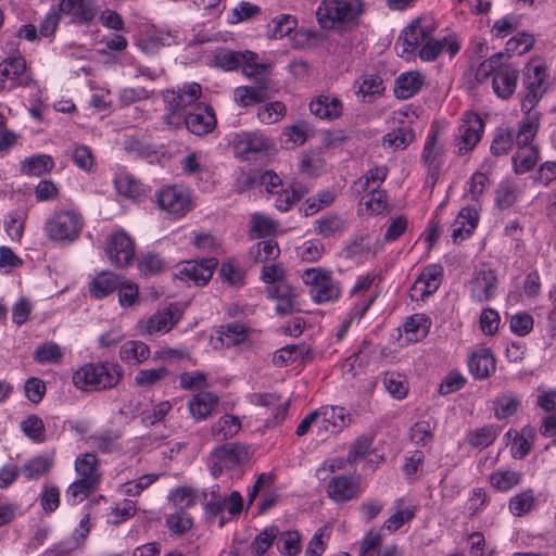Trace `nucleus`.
Returning a JSON list of instances; mask_svg holds the SVG:
<instances>
[{"label":"nucleus","instance_id":"a211bd4d","mask_svg":"<svg viewBox=\"0 0 556 556\" xmlns=\"http://www.w3.org/2000/svg\"><path fill=\"white\" fill-rule=\"evenodd\" d=\"M30 76L26 72L23 56H9L0 62V89L12 90L18 86H27Z\"/></svg>","mask_w":556,"mask_h":556},{"label":"nucleus","instance_id":"473e14b6","mask_svg":"<svg viewBox=\"0 0 556 556\" xmlns=\"http://www.w3.org/2000/svg\"><path fill=\"white\" fill-rule=\"evenodd\" d=\"M364 193L358 201L357 212L359 215H378L386 210L388 199L384 190L375 187Z\"/></svg>","mask_w":556,"mask_h":556},{"label":"nucleus","instance_id":"c756f323","mask_svg":"<svg viewBox=\"0 0 556 556\" xmlns=\"http://www.w3.org/2000/svg\"><path fill=\"white\" fill-rule=\"evenodd\" d=\"M469 371L477 379H484L495 370V358L488 348H478L468 359Z\"/></svg>","mask_w":556,"mask_h":556},{"label":"nucleus","instance_id":"c9c22d12","mask_svg":"<svg viewBox=\"0 0 556 556\" xmlns=\"http://www.w3.org/2000/svg\"><path fill=\"white\" fill-rule=\"evenodd\" d=\"M430 327L431 319L427 315L422 313L413 314L403 324L405 339L408 342H418L428 336Z\"/></svg>","mask_w":556,"mask_h":556},{"label":"nucleus","instance_id":"f3484780","mask_svg":"<svg viewBox=\"0 0 556 556\" xmlns=\"http://www.w3.org/2000/svg\"><path fill=\"white\" fill-rule=\"evenodd\" d=\"M168 125L174 127L185 125L190 132L201 136L214 129L216 118L210 106L197 105L189 114L179 115L177 121H169Z\"/></svg>","mask_w":556,"mask_h":556},{"label":"nucleus","instance_id":"4be33fe9","mask_svg":"<svg viewBox=\"0 0 556 556\" xmlns=\"http://www.w3.org/2000/svg\"><path fill=\"white\" fill-rule=\"evenodd\" d=\"M462 42L455 34L442 38H429L418 50L417 54L422 61H434L439 54L447 53L451 58L458 53Z\"/></svg>","mask_w":556,"mask_h":556},{"label":"nucleus","instance_id":"a18cd8bd","mask_svg":"<svg viewBox=\"0 0 556 556\" xmlns=\"http://www.w3.org/2000/svg\"><path fill=\"white\" fill-rule=\"evenodd\" d=\"M65 354L64 348L53 341L39 344L34 351V361L40 365L59 364Z\"/></svg>","mask_w":556,"mask_h":556},{"label":"nucleus","instance_id":"58836bf2","mask_svg":"<svg viewBox=\"0 0 556 556\" xmlns=\"http://www.w3.org/2000/svg\"><path fill=\"white\" fill-rule=\"evenodd\" d=\"M505 435L511 438V456L516 459H521L530 452L535 432L532 428L525 427L519 432L509 430Z\"/></svg>","mask_w":556,"mask_h":556},{"label":"nucleus","instance_id":"0e129e2a","mask_svg":"<svg viewBox=\"0 0 556 556\" xmlns=\"http://www.w3.org/2000/svg\"><path fill=\"white\" fill-rule=\"evenodd\" d=\"M489 187V177L480 170L475 172L465 186V195L478 202Z\"/></svg>","mask_w":556,"mask_h":556},{"label":"nucleus","instance_id":"39448f33","mask_svg":"<svg viewBox=\"0 0 556 556\" xmlns=\"http://www.w3.org/2000/svg\"><path fill=\"white\" fill-rule=\"evenodd\" d=\"M434 29L431 17L422 16L412 21L395 42L397 54L404 60H412L417 54V50L432 36Z\"/></svg>","mask_w":556,"mask_h":556},{"label":"nucleus","instance_id":"69168bd1","mask_svg":"<svg viewBox=\"0 0 556 556\" xmlns=\"http://www.w3.org/2000/svg\"><path fill=\"white\" fill-rule=\"evenodd\" d=\"M161 475L148 473L139 477L134 481H128L119 486V492L126 496H138L151 484L159 480Z\"/></svg>","mask_w":556,"mask_h":556},{"label":"nucleus","instance_id":"4468645a","mask_svg":"<svg viewBox=\"0 0 556 556\" xmlns=\"http://www.w3.org/2000/svg\"><path fill=\"white\" fill-rule=\"evenodd\" d=\"M105 254L113 266L126 267L134 261L135 242L124 230H115L106 239Z\"/></svg>","mask_w":556,"mask_h":556},{"label":"nucleus","instance_id":"09e8293b","mask_svg":"<svg viewBox=\"0 0 556 556\" xmlns=\"http://www.w3.org/2000/svg\"><path fill=\"white\" fill-rule=\"evenodd\" d=\"M265 87L239 86L233 91V101L243 108L253 106L266 98Z\"/></svg>","mask_w":556,"mask_h":556},{"label":"nucleus","instance_id":"680f3d73","mask_svg":"<svg viewBox=\"0 0 556 556\" xmlns=\"http://www.w3.org/2000/svg\"><path fill=\"white\" fill-rule=\"evenodd\" d=\"M534 42L533 34L521 31L506 41L505 51L508 54L522 55L532 49Z\"/></svg>","mask_w":556,"mask_h":556},{"label":"nucleus","instance_id":"412c9836","mask_svg":"<svg viewBox=\"0 0 556 556\" xmlns=\"http://www.w3.org/2000/svg\"><path fill=\"white\" fill-rule=\"evenodd\" d=\"M180 319V311L175 305H169L159 311L146 320L139 323L141 334L157 336L168 332Z\"/></svg>","mask_w":556,"mask_h":556},{"label":"nucleus","instance_id":"864d4df0","mask_svg":"<svg viewBox=\"0 0 556 556\" xmlns=\"http://www.w3.org/2000/svg\"><path fill=\"white\" fill-rule=\"evenodd\" d=\"M388 176V168L384 165L371 167L354 185L357 192H366L372 188H380V185Z\"/></svg>","mask_w":556,"mask_h":556},{"label":"nucleus","instance_id":"a878e982","mask_svg":"<svg viewBox=\"0 0 556 556\" xmlns=\"http://www.w3.org/2000/svg\"><path fill=\"white\" fill-rule=\"evenodd\" d=\"M89 531L90 519L88 515H85L80 519L78 527L68 538L61 541L54 548L47 549L41 556H51L52 554L65 555L79 548L84 544Z\"/></svg>","mask_w":556,"mask_h":556},{"label":"nucleus","instance_id":"603ef678","mask_svg":"<svg viewBox=\"0 0 556 556\" xmlns=\"http://www.w3.org/2000/svg\"><path fill=\"white\" fill-rule=\"evenodd\" d=\"M539 160L538 147H518L513 156L514 169L517 174H523L533 168Z\"/></svg>","mask_w":556,"mask_h":556},{"label":"nucleus","instance_id":"6ab92c4d","mask_svg":"<svg viewBox=\"0 0 556 556\" xmlns=\"http://www.w3.org/2000/svg\"><path fill=\"white\" fill-rule=\"evenodd\" d=\"M327 495L337 504H343L355 500L363 492L359 481L345 475H334L326 486Z\"/></svg>","mask_w":556,"mask_h":556},{"label":"nucleus","instance_id":"8fccbe9b","mask_svg":"<svg viewBox=\"0 0 556 556\" xmlns=\"http://www.w3.org/2000/svg\"><path fill=\"white\" fill-rule=\"evenodd\" d=\"M521 405V400L511 392H505L496 396L494 401V415L497 419H506L514 416Z\"/></svg>","mask_w":556,"mask_h":556},{"label":"nucleus","instance_id":"f03ea898","mask_svg":"<svg viewBox=\"0 0 556 556\" xmlns=\"http://www.w3.org/2000/svg\"><path fill=\"white\" fill-rule=\"evenodd\" d=\"M123 370L117 363L89 362L77 367L72 375L73 386L84 392L104 391L121 381Z\"/></svg>","mask_w":556,"mask_h":556},{"label":"nucleus","instance_id":"13d9d810","mask_svg":"<svg viewBox=\"0 0 556 556\" xmlns=\"http://www.w3.org/2000/svg\"><path fill=\"white\" fill-rule=\"evenodd\" d=\"M402 502V500L396 502L397 510L383 523L382 529L387 530L389 533L395 532L415 517L416 508L414 506L401 508Z\"/></svg>","mask_w":556,"mask_h":556},{"label":"nucleus","instance_id":"5fc2aeb1","mask_svg":"<svg viewBox=\"0 0 556 556\" xmlns=\"http://www.w3.org/2000/svg\"><path fill=\"white\" fill-rule=\"evenodd\" d=\"M241 51L229 49H217L210 59V65L219 67L224 71H235L240 66Z\"/></svg>","mask_w":556,"mask_h":556},{"label":"nucleus","instance_id":"c03bdc74","mask_svg":"<svg viewBox=\"0 0 556 556\" xmlns=\"http://www.w3.org/2000/svg\"><path fill=\"white\" fill-rule=\"evenodd\" d=\"M522 473L513 469H497L490 475L489 481L493 489L498 492H508L520 484Z\"/></svg>","mask_w":556,"mask_h":556},{"label":"nucleus","instance_id":"79ce46f5","mask_svg":"<svg viewBox=\"0 0 556 556\" xmlns=\"http://www.w3.org/2000/svg\"><path fill=\"white\" fill-rule=\"evenodd\" d=\"M53 466L52 454H41L28 459L22 467V473L26 480L39 479Z\"/></svg>","mask_w":556,"mask_h":556},{"label":"nucleus","instance_id":"1a4fd4ad","mask_svg":"<svg viewBox=\"0 0 556 556\" xmlns=\"http://www.w3.org/2000/svg\"><path fill=\"white\" fill-rule=\"evenodd\" d=\"M547 66L541 59H532L525 67L526 94L522 111H532L546 92Z\"/></svg>","mask_w":556,"mask_h":556},{"label":"nucleus","instance_id":"aec40b11","mask_svg":"<svg viewBox=\"0 0 556 556\" xmlns=\"http://www.w3.org/2000/svg\"><path fill=\"white\" fill-rule=\"evenodd\" d=\"M443 268L438 264L426 266L414 281L410 296L415 301H424L433 294L441 286Z\"/></svg>","mask_w":556,"mask_h":556},{"label":"nucleus","instance_id":"20e7f679","mask_svg":"<svg viewBox=\"0 0 556 556\" xmlns=\"http://www.w3.org/2000/svg\"><path fill=\"white\" fill-rule=\"evenodd\" d=\"M303 283L308 289L311 300L316 304L332 303L341 296V289L332 273L321 267H312L304 270Z\"/></svg>","mask_w":556,"mask_h":556},{"label":"nucleus","instance_id":"e2e57ef3","mask_svg":"<svg viewBox=\"0 0 556 556\" xmlns=\"http://www.w3.org/2000/svg\"><path fill=\"white\" fill-rule=\"evenodd\" d=\"M241 429L240 420L232 415H224L212 427V433L217 439H228L236 435Z\"/></svg>","mask_w":556,"mask_h":556},{"label":"nucleus","instance_id":"49530a36","mask_svg":"<svg viewBox=\"0 0 556 556\" xmlns=\"http://www.w3.org/2000/svg\"><path fill=\"white\" fill-rule=\"evenodd\" d=\"M54 166L53 159L48 154H34L21 162V172L28 176H40Z\"/></svg>","mask_w":556,"mask_h":556},{"label":"nucleus","instance_id":"7c9ffc66","mask_svg":"<svg viewBox=\"0 0 556 556\" xmlns=\"http://www.w3.org/2000/svg\"><path fill=\"white\" fill-rule=\"evenodd\" d=\"M425 76L417 71L402 73L395 80L394 94L397 99L414 97L424 86Z\"/></svg>","mask_w":556,"mask_h":556},{"label":"nucleus","instance_id":"423d86ee","mask_svg":"<svg viewBox=\"0 0 556 556\" xmlns=\"http://www.w3.org/2000/svg\"><path fill=\"white\" fill-rule=\"evenodd\" d=\"M84 218L75 210L54 212L46 222L45 230L50 240L55 242H72L80 233Z\"/></svg>","mask_w":556,"mask_h":556},{"label":"nucleus","instance_id":"c85d7f7f","mask_svg":"<svg viewBox=\"0 0 556 556\" xmlns=\"http://www.w3.org/2000/svg\"><path fill=\"white\" fill-rule=\"evenodd\" d=\"M309 111L320 119L332 121L342 114L343 103L334 94H320L311 101Z\"/></svg>","mask_w":556,"mask_h":556},{"label":"nucleus","instance_id":"ea45409f","mask_svg":"<svg viewBox=\"0 0 556 556\" xmlns=\"http://www.w3.org/2000/svg\"><path fill=\"white\" fill-rule=\"evenodd\" d=\"M178 31H172L165 28H159L151 31L141 42V49L148 53H153L162 47H169L178 42Z\"/></svg>","mask_w":556,"mask_h":556},{"label":"nucleus","instance_id":"f257e3e1","mask_svg":"<svg viewBox=\"0 0 556 556\" xmlns=\"http://www.w3.org/2000/svg\"><path fill=\"white\" fill-rule=\"evenodd\" d=\"M471 70L477 83H491L493 92L503 100L509 99L516 91L519 71L506 62L502 53L491 55Z\"/></svg>","mask_w":556,"mask_h":556},{"label":"nucleus","instance_id":"9b49d317","mask_svg":"<svg viewBox=\"0 0 556 556\" xmlns=\"http://www.w3.org/2000/svg\"><path fill=\"white\" fill-rule=\"evenodd\" d=\"M260 182L267 192L278 195L275 206L281 212L288 211L293 202L308 192V188L299 181H292L288 188L282 190L281 178L271 170L264 172L260 177Z\"/></svg>","mask_w":556,"mask_h":556},{"label":"nucleus","instance_id":"a19ab883","mask_svg":"<svg viewBox=\"0 0 556 556\" xmlns=\"http://www.w3.org/2000/svg\"><path fill=\"white\" fill-rule=\"evenodd\" d=\"M75 470L80 479H86L93 484L99 483L101 473L99 471L98 458L92 453H85L75 460Z\"/></svg>","mask_w":556,"mask_h":556},{"label":"nucleus","instance_id":"774afa93","mask_svg":"<svg viewBox=\"0 0 556 556\" xmlns=\"http://www.w3.org/2000/svg\"><path fill=\"white\" fill-rule=\"evenodd\" d=\"M383 386L388 393L396 400H402L407 395V382L405 378L397 372H387L383 376Z\"/></svg>","mask_w":556,"mask_h":556},{"label":"nucleus","instance_id":"052dcab7","mask_svg":"<svg viewBox=\"0 0 556 556\" xmlns=\"http://www.w3.org/2000/svg\"><path fill=\"white\" fill-rule=\"evenodd\" d=\"M97 484L88 482L86 479H77L72 482L65 493L66 502L70 505L81 503L96 489Z\"/></svg>","mask_w":556,"mask_h":556},{"label":"nucleus","instance_id":"e433bc0d","mask_svg":"<svg viewBox=\"0 0 556 556\" xmlns=\"http://www.w3.org/2000/svg\"><path fill=\"white\" fill-rule=\"evenodd\" d=\"M523 112L525 116L520 122L516 144L517 147H535L532 141L540 127V115L538 112H533V110Z\"/></svg>","mask_w":556,"mask_h":556},{"label":"nucleus","instance_id":"3c124183","mask_svg":"<svg viewBox=\"0 0 556 556\" xmlns=\"http://www.w3.org/2000/svg\"><path fill=\"white\" fill-rule=\"evenodd\" d=\"M121 281L117 275L104 271L98 275L90 285V292L97 299H102L115 291Z\"/></svg>","mask_w":556,"mask_h":556},{"label":"nucleus","instance_id":"b1692460","mask_svg":"<svg viewBox=\"0 0 556 556\" xmlns=\"http://www.w3.org/2000/svg\"><path fill=\"white\" fill-rule=\"evenodd\" d=\"M266 292L277 302L275 309L279 315L291 314L298 307V292L286 280L267 286Z\"/></svg>","mask_w":556,"mask_h":556},{"label":"nucleus","instance_id":"37998d69","mask_svg":"<svg viewBox=\"0 0 556 556\" xmlns=\"http://www.w3.org/2000/svg\"><path fill=\"white\" fill-rule=\"evenodd\" d=\"M498 435L496 426H482L466 432V441L471 447L483 450L490 446Z\"/></svg>","mask_w":556,"mask_h":556},{"label":"nucleus","instance_id":"6e6d98bb","mask_svg":"<svg viewBox=\"0 0 556 556\" xmlns=\"http://www.w3.org/2000/svg\"><path fill=\"white\" fill-rule=\"evenodd\" d=\"M278 231V224L268 215L254 213L251 216L250 232L255 238H263L275 235Z\"/></svg>","mask_w":556,"mask_h":556},{"label":"nucleus","instance_id":"f704fd0d","mask_svg":"<svg viewBox=\"0 0 556 556\" xmlns=\"http://www.w3.org/2000/svg\"><path fill=\"white\" fill-rule=\"evenodd\" d=\"M180 166L185 175L202 178L210 172V160L203 151H189L181 159Z\"/></svg>","mask_w":556,"mask_h":556},{"label":"nucleus","instance_id":"72a5a7b5","mask_svg":"<svg viewBox=\"0 0 556 556\" xmlns=\"http://www.w3.org/2000/svg\"><path fill=\"white\" fill-rule=\"evenodd\" d=\"M150 348L142 341L129 340L124 342L118 352L119 359L130 366H137L150 357Z\"/></svg>","mask_w":556,"mask_h":556},{"label":"nucleus","instance_id":"de8ad7c7","mask_svg":"<svg viewBox=\"0 0 556 556\" xmlns=\"http://www.w3.org/2000/svg\"><path fill=\"white\" fill-rule=\"evenodd\" d=\"M415 139L413 129L409 126H401L382 137V144L390 150H404Z\"/></svg>","mask_w":556,"mask_h":556},{"label":"nucleus","instance_id":"7ed1b4c3","mask_svg":"<svg viewBox=\"0 0 556 556\" xmlns=\"http://www.w3.org/2000/svg\"><path fill=\"white\" fill-rule=\"evenodd\" d=\"M363 13L361 0H324L317 8L316 16L323 28H336L351 23Z\"/></svg>","mask_w":556,"mask_h":556},{"label":"nucleus","instance_id":"393cba45","mask_svg":"<svg viewBox=\"0 0 556 556\" xmlns=\"http://www.w3.org/2000/svg\"><path fill=\"white\" fill-rule=\"evenodd\" d=\"M479 223V213L475 206H465L457 214L451 225V237L455 243L469 238Z\"/></svg>","mask_w":556,"mask_h":556},{"label":"nucleus","instance_id":"bf43d9fd","mask_svg":"<svg viewBox=\"0 0 556 556\" xmlns=\"http://www.w3.org/2000/svg\"><path fill=\"white\" fill-rule=\"evenodd\" d=\"M21 430L34 443H42L46 440L45 424L37 415H29L22 420Z\"/></svg>","mask_w":556,"mask_h":556},{"label":"nucleus","instance_id":"4c0bfd02","mask_svg":"<svg viewBox=\"0 0 556 556\" xmlns=\"http://www.w3.org/2000/svg\"><path fill=\"white\" fill-rule=\"evenodd\" d=\"M218 403V396L212 392H200L193 395L189 403V412L195 420L207 418Z\"/></svg>","mask_w":556,"mask_h":556},{"label":"nucleus","instance_id":"dca6fc26","mask_svg":"<svg viewBox=\"0 0 556 556\" xmlns=\"http://www.w3.org/2000/svg\"><path fill=\"white\" fill-rule=\"evenodd\" d=\"M236 155L250 160L253 155L266 152L273 147L271 140L260 131H241L231 139Z\"/></svg>","mask_w":556,"mask_h":556},{"label":"nucleus","instance_id":"cd10ccee","mask_svg":"<svg viewBox=\"0 0 556 556\" xmlns=\"http://www.w3.org/2000/svg\"><path fill=\"white\" fill-rule=\"evenodd\" d=\"M353 89L364 103H372L384 92L383 80L376 74H364L354 81Z\"/></svg>","mask_w":556,"mask_h":556},{"label":"nucleus","instance_id":"0eeeda50","mask_svg":"<svg viewBox=\"0 0 556 556\" xmlns=\"http://www.w3.org/2000/svg\"><path fill=\"white\" fill-rule=\"evenodd\" d=\"M248 451L238 444H225L214 448L207 456V467L215 478L224 472L231 477L238 475L240 466L247 460Z\"/></svg>","mask_w":556,"mask_h":556},{"label":"nucleus","instance_id":"bb28decb","mask_svg":"<svg viewBox=\"0 0 556 556\" xmlns=\"http://www.w3.org/2000/svg\"><path fill=\"white\" fill-rule=\"evenodd\" d=\"M320 430L336 433L350 422V414L342 406H323L317 410Z\"/></svg>","mask_w":556,"mask_h":556},{"label":"nucleus","instance_id":"4d7b16f0","mask_svg":"<svg viewBox=\"0 0 556 556\" xmlns=\"http://www.w3.org/2000/svg\"><path fill=\"white\" fill-rule=\"evenodd\" d=\"M535 505V496L532 490H525L509 500V511L517 517L530 513Z\"/></svg>","mask_w":556,"mask_h":556},{"label":"nucleus","instance_id":"2f4dec72","mask_svg":"<svg viewBox=\"0 0 556 556\" xmlns=\"http://www.w3.org/2000/svg\"><path fill=\"white\" fill-rule=\"evenodd\" d=\"M240 68L248 77L265 78L273 72V63L260 60L258 55L252 51H241Z\"/></svg>","mask_w":556,"mask_h":556},{"label":"nucleus","instance_id":"6e6552de","mask_svg":"<svg viewBox=\"0 0 556 556\" xmlns=\"http://www.w3.org/2000/svg\"><path fill=\"white\" fill-rule=\"evenodd\" d=\"M155 198L160 210L175 219L182 218L194 205L192 191L184 185L164 186Z\"/></svg>","mask_w":556,"mask_h":556},{"label":"nucleus","instance_id":"9d476101","mask_svg":"<svg viewBox=\"0 0 556 556\" xmlns=\"http://www.w3.org/2000/svg\"><path fill=\"white\" fill-rule=\"evenodd\" d=\"M484 132V122L478 113L466 111L454 132V146L458 155L472 151Z\"/></svg>","mask_w":556,"mask_h":556},{"label":"nucleus","instance_id":"5701e85b","mask_svg":"<svg viewBox=\"0 0 556 556\" xmlns=\"http://www.w3.org/2000/svg\"><path fill=\"white\" fill-rule=\"evenodd\" d=\"M439 131L431 128L428 132L422 153L421 162L427 167L430 177L435 180L443 164V148L438 140Z\"/></svg>","mask_w":556,"mask_h":556},{"label":"nucleus","instance_id":"338daca9","mask_svg":"<svg viewBox=\"0 0 556 556\" xmlns=\"http://www.w3.org/2000/svg\"><path fill=\"white\" fill-rule=\"evenodd\" d=\"M435 425L432 420H420L414 424L409 431V438L416 445H426L433 439Z\"/></svg>","mask_w":556,"mask_h":556},{"label":"nucleus","instance_id":"ddd939ff","mask_svg":"<svg viewBox=\"0 0 556 556\" xmlns=\"http://www.w3.org/2000/svg\"><path fill=\"white\" fill-rule=\"evenodd\" d=\"M202 94V88L198 83H187L177 90H167L164 93V102L166 103L169 114L166 123L177 121L179 115H186L182 111L197 103Z\"/></svg>","mask_w":556,"mask_h":556},{"label":"nucleus","instance_id":"f8f14e48","mask_svg":"<svg viewBox=\"0 0 556 556\" xmlns=\"http://www.w3.org/2000/svg\"><path fill=\"white\" fill-rule=\"evenodd\" d=\"M498 280L495 271L483 265L477 268L466 285L469 298L475 303L489 302L497 294Z\"/></svg>","mask_w":556,"mask_h":556},{"label":"nucleus","instance_id":"2eb2a0df","mask_svg":"<svg viewBox=\"0 0 556 556\" xmlns=\"http://www.w3.org/2000/svg\"><path fill=\"white\" fill-rule=\"evenodd\" d=\"M217 260L207 257L201 261H186L177 266L175 277L188 285L204 286L212 278Z\"/></svg>","mask_w":556,"mask_h":556}]
</instances>
